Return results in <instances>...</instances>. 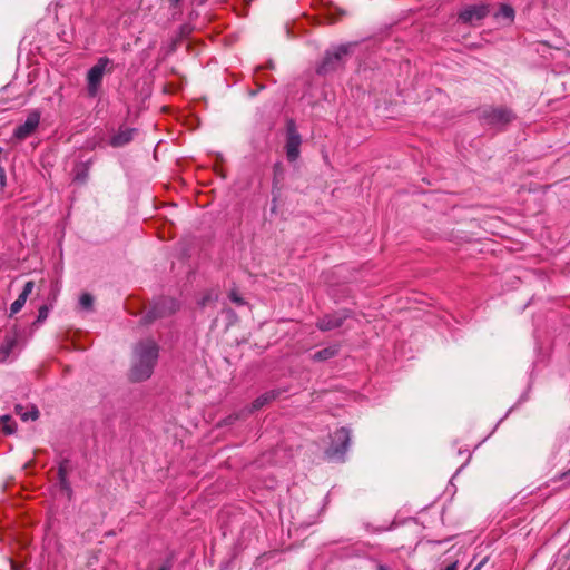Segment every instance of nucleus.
Instances as JSON below:
<instances>
[{
	"label": "nucleus",
	"mask_w": 570,
	"mask_h": 570,
	"mask_svg": "<svg viewBox=\"0 0 570 570\" xmlns=\"http://www.w3.org/2000/svg\"><path fill=\"white\" fill-rule=\"evenodd\" d=\"M159 356V347L153 340L138 342L134 347L132 363L129 371L131 382H144L154 373Z\"/></svg>",
	"instance_id": "obj_1"
},
{
	"label": "nucleus",
	"mask_w": 570,
	"mask_h": 570,
	"mask_svg": "<svg viewBox=\"0 0 570 570\" xmlns=\"http://www.w3.org/2000/svg\"><path fill=\"white\" fill-rule=\"evenodd\" d=\"M351 46L340 45L326 50L321 63L316 68V72L326 76L341 69L350 57Z\"/></svg>",
	"instance_id": "obj_2"
},
{
	"label": "nucleus",
	"mask_w": 570,
	"mask_h": 570,
	"mask_svg": "<svg viewBox=\"0 0 570 570\" xmlns=\"http://www.w3.org/2000/svg\"><path fill=\"white\" fill-rule=\"evenodd\" d=\"M479 118L483 125L503 130L515 119V115L508 107L487 106L480 110Z\"/></svg>",
	"instance_id": "obj_3"
},
{
	"label": "nucleus",
	"mask_w": 570,
	"mask_h": 570,
	"mask_svg": "<svg viewBox=\"0 0 570 570\" xmlns=\"http://www.w3.org/2000/svg\"><path fill=\"white\" fill-rule=\"evenodd\" d=\"M179 308L176 299L170 297H161L157 299L153 307L142 317L144 324H149L157 318H163L174 314Z\"/></svg>",
	"instance_id": "obj_4"
},
{
	"label": "nucleus",
	"mask_w": 570,
	"mask_h": 570,
	"mask_svg": "<svg viewBox=\"0 0 570 570\" xmlns=\"http://www.w3.org/2000/svg\"><path fill=\"white\" fill-rule=\"evenodd\" d=\"M109 63H110L109 58L101 57L98 59L97 63L88 70L87 91L90 97L94 98L98 95L99 88L102 82L104 73Z\"/></svg>",
	"instance_id": "obj_5"
},
{
	"label": "nucleus",
	"mask_w": 570,
	"mask_h": 570,
	"mask_svg": "<svg viewBox=\"0 0 570 570\" xmlns=\"http://www.w3.org/2000/svg\"><path fill=\"white\" fill-rule=\"evenodd\" d=\"M302 144V137L297 130L296 122L294 119L286 121V157L288 161L293 163L299 157V147Z\"/></svg>",
	"instance_id": "obj_6"
},
{
	"label": "nucleus",
	"mask_w": 570,
	"mask_h": 570,
	"mask_svg": "<svg viewBox=\"0 0 570 570\" xmlns=\"http://www.w3.org/2000/svg\"><path fill=\"white\" fill-rule=\"evenodd\" d=\"M351 442V431L346 428L336 430L332 438V443L326 450L330 458H342L346 453Z\"/></svg>",
	"instance_id": "obj_7"
},
{
	"label": "nucleus",
	"mask_w": 570,
	"mask_h": 570,
	"mask_svg": "<svg viewBox=\"0 0 570 570\" xmlns=\"http://www.w3.org/2000/svg\"><path fill=\"white\" fill-rule=\"evenodd\" d=\"M350 316L351 313L347 309L325 314L323 317L317 320L316 327L322 332L332 331L341 327Z\"/></svg>",
	"instance_id": "obj_8"
},
{
	"label": "nucleus",
	"mask_w": 570,
	"mask_h": 570,
	"mask_svg": "<svg viewBox=\"0 0 570 570\" xmlns=\"http://www.w3.org/2000/svg\"><path fill=\"white\" fill-rule=\"evenodd\" d=\"M41 118V112L37 109L30 111L23 124L16 127L13 137L18 140H24L33 134L38 128Z\"/></svg>",
	"instance_id": "obj_9"
},
{
	"label": "nucleus",
	"mask_w": 570,
	"mask_h": 570,
	"mask_svg": "<svg viewBox=\"0 0 570 570\" xmlns=\"http://www.w3.org/2000/svg\"><path fill=\"white\" fill-rule=\"evenodd\" d=\"M489 10L484 4H473L464 8L459 13V19L464 23H473L487 17Z\"/></svg>",
	"instance_id": "obj_10"
},
{
	"label": "nucleus",
	"mask_w": 570,
	"mask_h": 570,
	"mask_svg": "<svg viewBox=\"0 0 570 570\" xmlns=\"http://www.w3.org/2000/svg\"><path fill=\"white\" fill-rule=\"evenodd\" d=\"M137 132V129L135 128H120L111 138H110V146L115 148H120L126 145H128L130 141H132L135 134Z\"/></svg>",
	"instance_id": "obj_11"
},
{
	"label": "nucleus",
	"mask_w": 570,
	"mask_h": 570,
	"mask_svg": "<svg viewBox=\"0 0 570 570\" xmlns=\"http://www.w3.org/2000/svg\"><path fill=\"white\" fill-rule=\"evenodd\" d=\"M279 395V391L272 390L268 392H265L264 394L256 397L250 406V412L257 411L262 409L263 406L267 405L272 401H274Z\"/></svg>",
	"instance_id": "obj_12"
},
{
	"label": "nucleus",
	"mask_w": 570,
	"mask_h": 570,
	"mask_svg": "<svg viewBox=\"0 0 570 570\" xmlns=\"http://www.w3.org/2000/svg\"><path fill=\"white\" fill-rule=\"evenodd\" d=\"M338 352H340V345L334 344V345L324 347V348L317 351L316 353H314L312 355V360L315 362H324V361L335 357L338 354Z\"/></svg>",
	"instance_id": "obj_13"
},
{
	"label": "nucleus",
	"mask_w": 570,
	"mask_h": 570,
	"mask_svg": "<svg viewBox=\"0 0 570 570\" xmlns=\"http://www.w3.org/2000/svg\"><path fill=\"white\" fill-rule=\"evenodd\" d=\"M16 413L24 422H27L29 420L35 421L39 417V411L35 405L31 406V410L24 411V407L22 405L18 404V405H16Z\"/></svg>",
	"instance_id": "obj_14"
},
{
	"label": "nucleus",
	"mask_w": 570,
	"mask_h": 570,
	"mask_svg": "<svg viewBox=\"0 0 570 570\" xmlns=\"http://www.w3.org/2000/svg\"><path fill=\"white\" fill-rule=\"evenodd\" d=\"M0 421L6 434H13L16 432V423L10 415H2Z\"/></svg>",
	"instance_id": "obj_15"
},
{
	"label": "nucleus",
	"mask_w": 570,
	"mask_h": 570,
	"mask_svg": "<svg viewBox=\"0 0 570 570\" xmlns=\"http://www.w3.org/2000/svg\"><path fill=\"white\" fill-rule=\"evenodd\" d=\"M89 176V169L86 164H81L75 174V181L85 184Z\"/></svg>",
	"instance_id": "obj_16"
},
{
	"label": "nucleus",
	"mask_w": 570,
	"mask_h": 570,
	"mask_svg": "<svg viewBox=\"0 0 570 570\" xmlns=\"http://www.w3.org/2000/svg\"><path fill=\"white\" fill-rule=\"evenodd\" d=\"M79 305L82 309L91 311L94 306V297L89 293H83L79 298Z\"/></svg>",
	"instance_id": "obj_17"
},
{
	"label": "nucleus",
	"mask_w": 570,
	"mask_h": 570,
	"mask_svg": "<svg viewBox=\"0 0 570 570\" xmlns=\"http://www.w3.org/2000/svg\"><path fill=\"white\" fill-rule=\"evenodd\" d=\"M33 287H35V282L28 281L24 284L23 289L20 293V295L18 296V298L26 304V301H27L28 296L31 294Z\"/></svg>",
	"instance_id": "obj_18"
},
{
	"label": "nucleus",
	"mask_w": 570,
	"mask_h": 570,
	"mask_svg": "<svg viewBox=\"0 0 570 570\" xmlns=\"http://www.w3.org/2000/svg\"><path fill=\"white\" fill-rule=\"evenodd\" d=\"M3 148L0 147V188L3 189L7 186V175L4 167L2 166V159H3Z\"/></svg>",
	"instance_id": "obj_19"
},
{
	"label": "nucleus",
	"mask_w": 570,
	"mask_h": 570,
	"mask_svg": "<svg viewBox=\"0 0 570 570\" xmlns=\"http://www.w3.org/2000/svg\"><path fill=\"white\" fill-rule=\"evenodd\" d=\"M68 465H69L68 459H63L60 461L59 466H58V479L59 478H68V470H69Z\"/></svg>",
	"instance_id": "obj_20"
},
{
	"label": "nucleus",
	"mask_w": 570,
	"mask_h": 570,
	"mask_svg": "<svg viewBox=\"0 0 570 570\" xmlns=\"http://www.w3.org/2000/svg\"><path fill=\"white\" fill-rule=\"evenodd\" d=\"M229 299L238 305V306H243L246 304V302L244 301V298L237 293V291L233 289L230 291L229 295H228Z\"/></svg>",
	"instance_id": "obj_21"
},
{
	"label": "nucleus",
	"mask_w": 570,
	"mask_h": 570,
	"mask_svg": "<svg viewBox=\"0 0 570 570\" xmlns=\"http://www.w3.org/2000/svg\"><path fill=\"white\" fill-rule=\"evenodd\" d=\"M48 314H49V307L47 305L40 306L35 324L42 323L45 320H47Z\"/></svg>",
	"instance_id": "obj_22"
},
{
	"label": "nucleus",
	"mask_w": 570,
	"mask_h": 570,
	"mask_svg": "<svg viewBox=\"0 0 570 570\" xmlns=\"http://www.w3.org/2000/svg\"><path fill=\"white\" fill-rule=\"evenodd\" d=\"M499 13H500L502 17H504V18H507V19H510V20H512V19H513V17H514V10H513L510 6H502V7L500 8Z\"/></svg>",
	"instance_id": "obj_23"
},
{
	"label": "nucleus",
	"mask_w": 570,
	"mask_h": 570,
	"mask_svg": "<svg viewBox=\"0 0 570 570\" xmlns=\"http://www.w3.org/2000/svg\"><path fill=\"white\" fill-rule=\"evenodd\" d=\"M59 484H60V488L63 491H66L68 493V495L70 497L72 493V489H71L68 478H59Z\"/></svg>",
	"instance_id": "obj_24"
},
{
	"label": "nucleus",
	"mask_w": 570,
	"mask_h": 570,
	"mask_svg": "<svg viewBox=\"0 0 570 570\" xmlns=\"http://www.w3.org/2000/svg\"><path fill=\"white\" fill-rule=\"evenodd\" d=\"M23 306L24 303L17 298L10 306V316L17 314Z\"/></svg>",
	"instance_id": "obj_25"
},
{
	"label": "nucleus",
	"mask_w": 570,
	"mask_h": 570,
	"mask_svg": "<svg viewBox=\"0 0 570 570\" xmlns=\"http://www.w3.org/2000/svg\"><path fill=\"white\" fill-rule=\"evenodd\" d=\"M7 346H6V353H9L11 348L13 347L16 340L11 337H7Z\"/></svg>",
	"instance_id": "obj_26"
},
{
	"label": "nucleus",
	"mask_w": 570,
	"mask_h": 570,
	"mask_svg": "<svg viewBox=\"0 0 570 570\" xmlns=\"http://www.w3.org/2000/svg\"><path fill=\"white\" fill-rule=\"evenodd\" d=\"M444 570H458V562H452Z\"/></svg>",
	"instance_id": "obj_27"
},
{
	"label": "nucleus",
	"mask_w": 570,
	"mask_h": 570,
	"mask_svg": "<svg viewBox=\"0 0 570 570\" xmlns=\"http://www.w3.org/2000/svg\"><path fill=\"white\" fill-rule=\"evenodd\" d=\"M282 170V167H281V164H276L274 166V174H275V178L277 177L278 173Z\"/></svg>",
	"instance_id": "obj_28"
},
{
	"label": "nucleus",
	"mask_w": 570,
	"mask_h": 570,
	"mask_svg": "<svg viewBox=\"0 0 570 570\" xmlns=\"http://www.w3.org/2000/svg\"><path fill=\"white\" fill-rule=\"evenodd\" d=\"M180 1L181 0H169L170 6L174 7V8H177Z\"/></svg>",
	"instance_id": "obj_29"
},
{
	"label": "nucleus",
	"mask_w": 570,
	"mask_h": 570,
	"mask_svg": "<svg viewBox=\"0 0 570 570\" xmlns=\"http://www.w3.org/2000/svg\"><path fill=\"white\" fill-rule=\"evenodd\" d=\"M487 561V559H483L475 568L474 570H480L481 567L484 564V562Z\"/></svg>",
	"instance_id": "obj_30"
},
{
	"label": "nucleus",
	"mask_w": 570,
	"mask_h": 570,
	"mask_svg": "<svg viewBox=\"0 0 570 570\" xmlns=\"http://www.w3.org/2000/svg\"><path fill=\"white\" fill-rule=\"evenodd\" d=\"M377 570H390V569L384 564H379Z\"/></svg>",
	"instance_id": "obj_31"
},
{
	"label": "nucleus",
	"mask_w": 570,
	"mask_h": 570,
	"mask_svg": "<svg viewBox=\"0 0 570 570\" xmlns=\"http://www.w3.org/2000/svg\"><path fill=\"white\" fill-rule=\"evenodd\" d=\"M207 301H208V297H204V298L202 299V302H200V305H202V306H205V304L207 303Z\"/></svg>",
	"instance_id": "obj_32"
},
{
	"label": "nucleus",
	"mask_w": 570,
	"mask_h": 570,
	"mask_svg": "<svg viewBox=\"0 0 570 570\" xmlns=\"http://www.w3.org/2000/svg\"><path fill=\"white\" fill-rule=\"evenodd\" d=\"M158 570H169V567H167V566H163V567H160Z\"/></svg>",
	"instance_id": "obj_33"
}]
</instances>
